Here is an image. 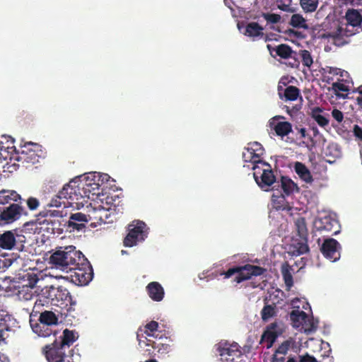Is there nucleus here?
Listing matches in <instances>:
<instances>
[{
	"label": "nucleus",
	"mask_w": 362,
	"mask_h": 362,
	"mask_svg": "<svg viewBox=\"0 0 362 362\" xmlns=\"http://www.w3.org/2000/svg\"><path fill=\"white\" fill-rule=\"evenodd\" d=\"M263 30V27L258 23L251 22L246 25L244 35L254 39L256 37H262L264 36Z\"/></svg>",
	"instance_id": "obj_27"
},
{
	"label": "nucleus",
	"mask_w": 362,
	"mask_h": 362,
	"mask_svg": "<svg viewBox=\"0 0 362 362\" xmlns=\"http://www.w3.org/2000/svg\"><path fill=\"white\" fill-rule=\"evenodd\" d=\"M292 271L293 269L288 262H286L281 265V272L286 287V291H290L291 287L293 286V279L291 274Z\"/></svg>",
	"instance_id": "obj_30"
},
{
	"label": "nucleus",
	"mask_w": 362,
	"mask_h": 362,
	"mask_svg": "<svg viewBox=\"0 0 362 362\" xmlns=\"http://www.w3.org/2000/svg\"><path fill=\"white\" fill-rule=\"evenodd\" d=\"M238 272V266H236V267H233L228 269L227 271L223 272L221 274L223 275L225 279H228V278L231 277L233 275H234L235 274H237Z\"/></svg>",
	"instance_id": "obj_56"
},
{
	"label": "nucleus",
	"mask_w": 362,
	"mask_h": 362,
	"mask_svg": "<svg viewBox=\"0 0 362 362\" xmlns=\"http://www.w3.org/2000/svg\"><path fill=\"white\" fill-rule=\"evenodd\" d=\"M33 331L38 334L40 337H47L52 334V331L49 327V326H46L45 328L40 327V324L36 325L34 327H33Z\"/></svg>",
	"instance_id": "obj_47"
},
{
	"label": "nucleus",
	"mask_w": 362,
	"mask_h": 362,
	"mask_svg": "<svg viewBox=\"0 0 362 362\" xmlns=\"http://www.w3.org/2000/svg\"><path fill=\"white\" fill-rule=\"evenodd\" d=\"M283 332L284 329L277 322H272L266 327L262 334L259 343H266L267 349H270Z\"/></svg>",
	"instance_id": "obj_14"
},
{
	"label": "nucleus",
	"mask_w": 362,
	"mask_h": 362,
	"mask_svg": "<svg viewBox=\"0 0 362 362\" xmlns=\"http://www.w3.org/2000/svg\"><path fill=\"white\" fill-rule=\"evenodd\" d=\"M286 356L283 354H278L276 351L274 352L272 362H285Z\"/></svg>",
	"instance_id": "obj_60"
},
{
	"label": "nucleus",
	"mask_w": 362,
	"mask_h": 362,
	"mask_svg": "<svg viewBox=\"0 0 362 362\" xmlns=\"http://www.w3.org/2000/svg\"><path fill=\"white\" fill-rule=\"evenodd\" d=\"M250 146L246 147L247 148H249L250 151L253 152H259L263 153L264 148L262 146L258 143V142H253L252 144H249Z\"/></svg>",
	"instance_id": "obj_54"
},
{
	"label": "nucleus",
	"mask_w": 362,
	"mask_h": 362,
	"mask_svg": "<svg viewBox=\"0 0 362 362\" xmlns=\"http://www.w3.org/2000/svg\"><path fill=\"white\" fill-rule=\"evenodd\" d=\"M77 337L75 336L74 331L65 329L63 332V337L60 342L61 346L65 347L67 346L69 347L76 340Z\"/></svg>",
	"instance_id": "obj_38"
},
{
	"label": "nucleus",
	"mask_w": 362,
	"mask_h": 362,
	"mask_svg": "<svg viewBox=\"0 0 362 362\" xmlns=\"http://www.w3.org/2000/svg\"><path fill=\"white\" fill-rule=\"evenodd\" d=\"M45 156L41 145L34 142H27L18 149L15 159L21 162L27 168L39 162L40 158Z\"/></svg>",
	"instance_id": "obj_3"
},
{
	"label": "nucleus",
	"mask_w": 362,
	"mask_h": 362,
	"mask_svg": "<svg viewBox=\"0 0 362 362\" xmlns=\"http://www.w3.org/2000/svg\"><path fill=\"white\" fill-rule=\"evenodd\" d=\"M25 241L26 238L21 231L8 230L0 234V247L2 249H15L18 251H23Z\"/></svg>",
	"instance_id": "obj_7"
},
{
	"label": "nucleus",
	"mask_w": 362,
	"mask_h": 362,
	"mask_svg": "<svg viewBox=\"0 0 362 362\" xmlns=\"http://www.w3.org/2000/svg\"><path fill=\"white\" fill-rule=\"evenodd\" d=\"M290 318L294 327L307 325L308 315L304 311L293 310L290 313Z\"/></svg>",
	"instance_id": "obj_31"
},
{
	"label": "nucleus",
	"mask_w": 362,
	"mask_h": 362,
	"mask_svg": "<svg viewBox=\"0 0 362 362\" xmlns=\"http://www.w3.org/2000/svg\"><path fill=\"white\" fill-rule=\"evenodd\" d=\"M4 140H0V158L6 160L8 157L11 158V156L15 153L17 156L18 149L14 146V140L11 137H2Z\"/></svg>",
	"instance_id": "obj_20"
},
{
	"label": "nucleus",
	"mask_w": 362,
	"mask_h": 362,
	"mask_svg": "<svg viewBox=\"0 0 362 362\" xmlns=\"http://www.w3.org/2000/svg\"><path fill=\"white\" fill-rule=\"evenodd\" d=\"M294 169L299 177L306 183H311L313 182V176L305 164L300 162H296L294 165Z\"/></svg>",
	"instance_id": "obj_29"
},
{
	"label": "nucleus",
	"mask_w": 362,
	"mask_h": 362,
	"mask_svg": "<svg viewBox=\"0 0 362 362\" xmlns=\"http://www.w3.org/2000/svg\"><path fill=\"white\" fill-rule=\"evenodd\" d=\"M146 345L152 346L153 349H157L158 353L160 354H165L168 353L170 350V346L169 344L151 341V339H147Z\"/></svg>",
	"instance_id": "obj_39"
},
{
	"label": "nucleus",
	"mask_w": 362,
	"mask_h": 362,
	"mask_svg": "<svg viewBox=\"0 0 362 362\" xmlns=\"http://www.w3.org/2000/svg\"><path fill=\"white\" fill-rule=\"evenodd\" d=\"M81 261H77L71 268L67 274H69L68 278L78 286L87 285L93 277V270L92 266L84 255L81 257Z\"/></svg>",
	"instance_id": "obj_4"
},
{
	"label": "nucleus",
	"mask_w": 362,
	"mask_h": 362,
	"mask_svg": "<svg viewBox=\"0 0 362 362\" xmlns=\"http://www.w3.org/2000/svg\"><path fill=\"white\" fill-rule=\"evenodd\" d=\"M18 256L14 255L12 254L11 255H6L3 257V259H1V270H5L11 267L13 263H15L18 260Z\"/></svg>",
	"instance_id": "obj_44"
},
{
	"label": "nucleus",
	"mask_w": 362,
	"mask_h": 362,
	"mask_svg": "<svg viewBox=\"0 0 362 362\" xmlns=\"http://www.w3.org/2000/svg\"><path fill=\"white\" fill-rule=\"evenodd\" d=\"M282 90L281 87H278L279 95L281 99H284L285 100L294 101L298 99V97H300V93L299 88L294 86H289L286 87L284 90V93H281Z\"/></svg>",
	"instance_id": "obj_25"
},
{
	"label": "nucleus",
	"mask_w": 362,
	"mask_h": 362,
	"mask_svg": "<svg viewBox=\"0 0 362 362\" xmlns=\"http://www.w3.org/2000/svg\"><path fill=\"white\" fill-rule=\"evenodd\" d=\"M149 298L155 302H160L165 296V291L161 284L157 281H151L146 286Z\"/></svg>",
	"instance_id": "obj_21"
},
{
	"label": "nucleus",
	"mask_w": 362,
	"mask_h": 362,
	"mask_svg": "<svg viewBox=\"0 0 362 362\" xmlns=\"http://www.w3.org/2000/svg\"><path fill=\"white\" fill-rule=\"evenodd\" d=\"M83 255L76 250L74 246H68L64 248L59 247L49 257V263L56 269L69 272L77 261H81V257Z\"/></svg>",
	"instance_id": "obj_1"
},
{
	"label": "nucleus",
	"mask_w": 362,
	"mask_h": 362,
	"mask_svg": "<svg viewBox=\"0 0 362 362\" xmlns=\"http://www.w3.org/2000/svg\"><path fill=\"white\" fill-rule=\"evenodd\" d=\"M274 52L276 55L282 59H293V63L291 64L292 67L298 66L299 62L296 59V52L293 51L292 48L286 44H281L275 47Z\"/></svg>",
	"instance_id": "obj_22"
},
{
	"label": "nucleus",
	"mask_w": 362,
	"mask_h": 362,
	"mask_svg": "<svg viewBox=\"0 0 362 362\" xmlns=\"http://www.w3.org/2000/svg\"><path fill=\"white\" fill-rule=\"evenodd\" d=\"M299 362H317V359L308 354L299 356Z\"/></svg>",
	"instance_id": "obj_59"
},
{
	"label": "nucleus",
	"mask_w": 362,
	"mask_h": 362,
	"mask_svg": "<svg viewBox=\"0 0 362 362\" xmlns=\"http://www.w3.org/2000/svg\"><path fill=\"white\" fill-rule=\"evenodd\" d=\"M328 68V73L329 74H331L332 75H338V74H340L341 76H343V74H344V71H341L340 69L339 68H336V67H327Z\"/></svg>",
	"instance_id": "obj_61"
},
{
	"label": "nucleus",
	"mask_w": 362,
	"mask_h": 362,
	"mask_svg": "<svg viewBox=\"0 0 362 362\" xmlns=\"http://www.w3.org/2000/svg\"><path fill=\"white\" fill-rule=\"evenodd\" d=\"M265 272L266 269L264 268L250 264L238 266V272L234 281L237 284H240L244 281L250 279L253 276H261Z\"/></svg>",
	"instance_id": "obj_13"
},
{
	"label": "nucleus",
	"mask_w": 362,
	"mask_h": 362,
	"mask_svg": "<svg viewBox=\"0 0 362 362\" xmlns=\"http://www.w3.org/2000/svg\"><path fill=\"white\" fill-rule=\"evenodd\" d=\"M315 229L321 233L336 235L339 232V224L337 220L330 216H325L315 221Z\"/></svg>",
	"instance_id": "obj_11"
},
{
	"label": "nucleus",
	"mask_w": 362,
	"mask_h": 362,
	"mask_svg": "<svg viewBox=\"0 0 362 362\" xmlns=\"http://www.w3.org/2000/svg\"><path fill=\"white\" fill-rule=\"evenodd\" d=\"M158 323L156 321L152 320L150 322L147 323L144 326V329L143 330L141 328L139 329V331L137 332V338L141 341L139 339L140 337V332H144L147 336L148 337H154V333L158 330Z\"/></svg>",
	"instance_id": "obj_37"
},
{
	"label": "nucleus",
	"mask_w": 362,
	"mask_h": 362,
	"mask_svg": "<svg viewBox=\"0 0 362 362\" xmlns=\"http://www.w3.org/2000/svg\"><path fill=\"white\" fill-rule=\"evenodd\" d=\"M17 117L20 122H23L24 123H29L33 122L34 119L33 115L30 112L24 110L18 112Z\"/></svg>",
	"instance_id": "obj_48"
},
{
	"label": "nucleus",
	"mask_w": 362,
	"mask_h": 362,
	"mask_svg": "<svg viewBox=\"0 0 362 362\" xmlns=\"http://www.w3.org/2000/svg\"><path fill=\"white\" fill-rule=\"evenodd\" d=\"M332 88L336 92H338V91L347 92V91H349L348 86L341 83H334L332 84Z\"/></svg>",
	"instance_id": "obj_55"
},
{
	"label": "nucleus",
	"mask_w": 362,
	"mask_h": 362,
	"mask_svg": "<svg viewBox=\"0 0 362 362\" xmlns=\"http://www.w3.org/2000/svg\"><path fill=\"white\" fill-rule=\"evenodd\" d=\"M291 0H280L277 1V7L284 11H292L290 8Z\"/></svg>",
	"instance_id": "obj_50"
},
{
	"label": "nucleus",
	"mask_w": 362,
	"mask_h": 362,
	"mask_svg": "<svg viewBox=\"0 0 362 362\" xmlns=\"http://www.w3.org/2000/svg\"><path fill=\"white\" fill-rule=\"evenodd\" d=\"M354 133L357 138L362 140V128L358 125H355L354 128Z\"/></svg>",
	"instance_id": "obj_63"
},
{
	"label": "nucleus",
	"mask_w": 362,
	"mask_h": 362,
	"mask_svg": "<svg viewBox=\"0 0 362 362\" xmlns=\"http://www.w3.org/2000/svg\"><path fill=\"white\" fill-rule=\"evenodd\" d=\"M280 119H284L285 117L281 115L274 116L269 120V124L277 136L284 137L292 132V125L288 122H276Z\"/></svg>",
	"instance_id": "obj_18"
},
{
	"label": "nucleus",
	"mask_w": 362,
	"mask_h": 362,
	"mask_svg": "<svg viewBox=\"0 0 362 362\" xmlns=\"http://www.w3.org/2000/svg\"><path fill=\"white\" fill-rule=\"evenodd\" d=\"M300 4L304 11L313 12L317 9L318 0H300Z\"/></svg>",
	"instance_id": "obj_43"
},
{
	"label": "nucleus",
	"mask_w": 362,
	"mask_h": 362,
	"mask_svg": "<svg viewBox=\"0 0 362 362\" xmlns=\"http://www.w3.org/2000/svg\"><path fill=\"white\" fill-rule=\"evenodd\" d=\"M295 226L300 238H308V231L304 217H298L295 221Z\"/></svg>",
	"instance_id": "obj_35"
},
{
	"label": "nucleus",
	"mask_w": 362,
	"mask_h": 362,
	"mask_svg": "<svg viewBox=\"0 0 362 362\" xmlns=\"http://www.w3.org/2000/svg\"><path fill=\"white\" fill-rule=\"evenodd\" d=\"M146 225L141 221H134L128 226V233L123 240L125 247H133L146 238Z\"/></svg>",
	"instance_id": "obj_8"
},
{
	"label": "nucleus",
	"mask_w": 362,
	"mask_h": 362,
	"mask_svg": "<svg viewBox=\"0 0 362 362\" xmlns=\"http://www.w3.org/2000/svg\"><path fill=\"white\" fill-rule=\"evenodd\" d=\"M290 25L296 28H308L305 19L301 15L298 13L293 14L291 16Z\"/></svg>",
	"instance_id": "obj_40"
},
{
	"label": "nucleus",
	"mask_w": 362,
	"mask_h": 362,
	"mask_svg": "<svg viewBox=\"0 0 362 362\" xmlns=\"http://www.w3.org/2000/svg\"><path fill=\"white\" fill-rule=\"evenodd\" d=\"M354 34L355 33L353 30H350L347 28L338 26L336 31L327 33V37L331 40L334 45L342 47L349 43V37Z\"/></svg>",
	"instance_id": "obj_16"
},
{
	"label": "nucleus",
	"mask_w": 362,
	"mask_h": 362,
	"mask_svg": "<svg viewBox=\"0 0 362 362\" xmlns=\"http://www.w3.org/2000/svg\"><path fill=\"white\" fill-rule=\"evenodd\" d=\"M22 201L21 195L14 190L3 189L0 191V204L5 205L11 202L18 203Z\"/></svg>",
	"instance_id": "obj_24"
},
{
	"label": "nucleus",
	"mask_w": 362,
	"mask_h": 362,
	"mask_svg": "<svg viewBox=\"0 0 362 362\" xmlns=\"http://www.w3.org/2000/svg\"><path fill=\"white\" fill-rule=\"evenodd\" d=\"M340 244L334 238L325 239L320 247L322 255L332 262L340 258Z\"/></svg>",
	"instance_id": "obj_15"
},
{
	"label": "nucleus",
	"mask_w": 362,
	"mask_h": 362,
	"mask_svg": "<svg viewBox=\"0 0 362 362\" xmlns=\"http://www.w3.org/2000/svg\"><path fill=\"white\" fill-rule=\"evenodd\" d=\"M26 204L28 209L31 211L36 210L40 205L38 199L35 197H29L26 200Z\"/></svg>",
	"instance_id": "obj_52"
},
{
	"label": "nucleus",
	"mask_w": 362,
	"mask_h": 362,
	"mask_svg": "<svg viewBox=\"0 0 362 362\" xmlns=\"http://www.w3.org/2000/svg\"><path fill=\"white\" fill-rule=\"evenodd\" d=\"M284 108H286V112L290 115H292L293 113H296L300 110V107H298L297 105L293 106L292 108L286 105Z\"/></svg>",
	"instance_id": "obj_64"
},
{
	"label": "nucleus",
	"mask_w": 362,
	"mask_h": 362,
	"mask_svg": "<svg viewBox=\"0 0 362 362\" xmlns=\"http://www.w3.org/2000/svg\"><path fill=\"white\" fill-rule=\"evenodd\" d=\"M298 349V346L296 339L292 337H289L288 339L280 344L275 351H276L278 354H283L286 356L288 351L292 350L294 352H296Z\"/></svg>",
	"instance_id": "obj_26"
},
{
	"label": "nucleus",
	"mask_w": 362,
	"mask_h": 362,
	"mask_svg": "<svg viewBox=\"0 0 362 362\" xmlns=\"http://www.w3.org/2000/svg\"><path fill=\"white\" fill-rule=\"evenodd\" d=\"M346 20L347 21L346 28H349V26L354 28L361 25L362 16L358 11L349 9L346 13Z\"/></svg>",
	"instance_id": "obj_32"
},
{
	"label": "nucleus",
	"mask_w": 362,
	"mask_h": 362,
	"mask_svg": "<svg viewBox=\"0 0 362 362\" xmlns=\"http://www.w3.org/2000/svg\"><path fill=\"white\" fill-rule=\"evenodd\" d=\"M303 64L305 66L310 67L313 63V57L310 52L308 50L303 49L300 51L299 54Z\"/></svg>",
	"instance_id": "obj_45"
},
{
	"label": "nucleus",
	"mask_w": 362,
	"mask_h": 362,
	"mask_svg": "<svg viewBox=\"0 0 362 362\" xmlns=\"http://www.w3.org/2000/svg\"><path fill=\"white\" fill-rule=\"evenodd\" d=\"M276 315V305H266L264 306L261 311L262 319L264 321L268 320L272 317Z\"/></svg>",
	"instance_id": "obj_42"
},
{
	"label": "nucleus",
	"mask_w": 362,
	"mask_h": 362,
	"mask_svg": "<svg viewBox=\"0 0 362 362\" xmlns=\"http://www.w3.org/2000/svg\"><path fill=\"white\" fill-rule=\"evenodd\" d=\"M322 112L321 107H314L311 108L309 115L320 127H325L329 124V120L322 115Z\"/></svg>",
	"instance_id": "obj_34"
},
{
	"label": "nucleus",
	"mask_w": 362,
	"mask_h": 362,
	"mask_svg": "<svg viewBox=\"0 0 362 362\" xmlns=\"http://www.w3.org/2000/svg\"><path fill=\"white\" fill-rule=\"evenodd\" d=\"M286 196L280 192H274L272 196V206L276 211H286L291 214L293 207L286 199Z\"/></svg>",
	"instance_id": "obj_19"
},
{
	"label": "nucleus",
	"mask_w": 362,
	"mask_h": 362,
	"mask_svg": "<svg viewBox=\"0 0 362 362\" xmlns=\"http://www.w3.org/2000/svg\"><path fill=\"white\" fill-rule=\"evenodd\" d=\"M358 95L356 98L357 104L362 108V86H359L357 89Z\"/></svg>",
	"instance_id": "obj_62"
},
{
	"label": "nucleus",
	"mask_w": 362,
	"mask_h": 362,
	"mask_svg": "<svg viewBox=\"0 0 362 362\" xmlns=\"http://www.w3.org/2000/svg\"><path fill=\"white\" fill-rule=\"evenodd\" d=\"M254 170V178L261 188L269 187L276 182L271 165L268 163H262V165L252 167Z\"/></svg>",
	"instance_id": "obj_10"
},
{
	"label": "nucleus",
	"mask_w": 362,
	"mask_h": 362,
	"mask_svg": "<svg viewBox=\"0 0 362 362\" xmlns=\"http://www.w3.org/2000/svg\"><path fill=\"white\" fill-rule=\"evenodd\" d=\"M252 152V156L253 157L252 160V167H256L257 165H262V163H266L267 162L263 161L260 159L261 155H262L263 153L259 152Z\"/></svg>",
	"instance_id": "obj_51"
},
{
	"label": "nucleus",
	"mask_w": 362,
	"mask_h": 362,
	"mask_svg": "<svg viewBox=\"0 0 362 362\" xmlns=\"http://www.w3.org/2000/svg\"><path fill=\"white\" fill-rule=\"evenodd\" d=\"M332 115L333 118L338 122H341L344 119V115L342 112L337 109H334L332 110Z\"/></svg>",
	"instance_id": "obj_58"
},
{
	"label": "nucleus",
	"mask_w": 362,
	"mask_h": 362,
	"mask_svg": "<svg viewBox=\"0 0 362 362\" xmlns=\"http://www.w3.org/2000/svg\"><path fill=\"white\" fill-rule=\"evenodd\" d=\"M243 159L245 163L250 162L252 163L253 157L252 156V152L249 148H244V151L243 152Z\"/></svg>",
	"instance_id": "obj_57"
},
{
	"label": "nucleus",
	"mask_w": 362,
	"mask_h": 362,
	"mask_svg": "<svg viewBox=\"0 0 362 362\" xmlns=\"http://www.w3.org/2000/svg\"><path fill=\"white\" fill-rule=\"evenodd\" d=\"M61 192L69 206L78 208L83 206L86 199L89 198L90 189H86L81 182L73 180L64 185Z\"/></svg>",
	"instance_id": "obj_2"
},
{
	"label": "nucleus",
	"mask_w": 362,
	"mask_h": 362,
	"mask_svg": "<svg viewBox=\"0 0 362 362\" xmlns=\"http://www.w3.org/2000/svg\"><path fill=\"white\" fill-rule=\"evenodd\" d=\"M42 352L48 362H64L66 357L64 347L61 346L57 340L45 346Z\"/></svg>",
	"instance_id": "obj_12"
},
{
	"label": "nucleus",
	"mask_w": 362,
	"mask_h": 362,
	"mask_svg": "<svg viewBox=\"0 0 362 362\" xmlns=\"http://www.w3.org/2000/svg\"><path fill=\"white\" fill-rule=\"evenodd\" d=\"M307 322H309V326L305 327V332L310 333L315 332L317 328L318 322H315L313 319L310 320L308 318L307 320ZM305 326H308V325Z\"/></svg>",
	"instance_id": "obj_53"
},
{
	"label": "nucleus",
	"mask_w": 362,
	"mask_h": 362,
	"mask_svg": "<svg viewBox=\"0 0 362 362\" xmlns=\"http://www.w3.org/2000/svg\"><path fill=\"white\" fill-rule=\"evenodd\" d=\"M28 212L26 209L22 206V202L10 204L6 206L0 213V221L4 224H10L18 220L22 216H27Z\"/></svg>",
	"instance_id": "obj_9"
},
{
	"label": "nucleus",
	"mask_w": 362,
	"mask_h": 362,
	"mask_svg": "<svg viewBox=\"0 0 362 362\" xmlns=\"http://www.w3.org/2000/svg\"><path fill=\"white\" fill-rule=\"evenodd\" d=\"M45 294H46V297L49 300L52 305L62 308L69 306L67 310H69L72 305H76V301L73 300L70 292L62 286L58 287L50 286L46 290Z\"/></svg>",
	"instance_id": "obj_5"
},
{
	"label": "nucleus",
	"mask_w": 362,
	"mask_h": 362,
	"mask_svg": "<svg viewBox=\"0 0 362 362\" xmlns=\"http://www.w3.org/2000/svg\"><path fill=\"white\" fill-rule=\"evenodd\" d=\"M281 187L284 194L287 197L299 192L298 185L291 179L285 176H282L281 178Z\"/></svg>",
	"instance_id": "obj_28"
},
{
	"label": "nucleus",
	"mask_w": 362,
	"mask_h": 362,
	"mask_svg": "<svg viewBox=\"0 0 362 362\" xmlns=\"http://www.w3.org/2000/svg\"><path fill=\"white\" fill-rule=\"evenodd\" d=\"M262 16L267 21V23H277L281 20V16L276 13H262Z\"/></svg>",
	"instance_id": "obj_49"
},
{
	"label": "nucleus",
	"mask_w": 362,
	"mask_h": 362,
	"mask_svg": "<svg viewBox=\"0 0 362 362\" xmlns=\"http://www.w3.org/2000/svg\"><path fill=\"white\" fill-rule=\"evenodd\" d=\"M39 216H41L45 218V219L42 221H40V218H37V221H39L40 224L45 223H49L50 222L52 225H54L51 218H54V217H62L63 212L62 211H59V210H48L46 211L40 212Z\"/></svg>",
	"instance_id": "obj_36"
},
{
	"label": "nucleus",
	"mask_w": 362,
	"mask_h": 362,
	"mask_svg": "<svg viewBox=\"0 0 362 362\" xmlns=\"http://www.w3.org/2000/svg\"><path fill=\"white\" fill-rule=\"evenodd\" d=\"M39 321L40 327L45 328L46 326L58 325L59 318L55 313L50 310H45L40 313Z\"/></svg>",
	"instance_id": "obj_23"
},
{
	"label": "nucleus",
	"mask_w": 362,
	"mask_h": 362,
	"mask_svg": "<svg viewBox=\"0 0 362 362\" xmlns=\"http://www.w3.org/2000/svg\"><path fill=\"white\" fill-rule=\"evenodd\" d=\"M91 218L90 215L81 212L71 214L67 222V228L70 232L81 231L86 228V223Z\"/></svg>",
	"instance_id": "obj_17"
},
{
	"label": "nucleus",
	"mask_w": 362,
	"mask_h": 362,
	"mask_svg": "<svg viewBox=\"0 0 362 362\" xmlns=\"http://www.w3.org/2000/svg\"><path fill=\"white\" fill-rule=\"evenodd\" d=\"M215 346L221 361L240 362L242 361L243 352L238 343L221 341Z\"/></svg>",
	"instance_id": "obj_6"
},
{
	"label": "nucleus",
	"mask_w": 362,
	"mask_h": 362,
	"mask_svg": "<svg viewBox=\"0 0 362 362\" xmlns=\"http://www.w3.org/2000/svg\"><path fill=\"white\" fill-rule=\"evenodd\" d=\"M49 205L50 206L60 207L63 206L64 208L69 207L67 201L64 195L62 194L61 190L50 201Z\"/></svg>",
	"instance_id": "obj_41"
},
{
	"label": "nucleus",
	"mask_w": 362,
	"mask_h": 362,
	"mask_svg": "<svg viewBox=\"0 0 362 362\" xmlns=\"http://www.w3.org/2000/svg\"><path fill=\"white\" fill-rule=\"evenodd\" d=\"M291 253L295 256H299L309 251L308 238H300L299 241H295L291 246Z\"/></svg>",
	"instance_id": "obj_33"
},
{
	"label": "nucleus",
	"mask_w": 362,
	"mask_h": 362,
	"mask_svg": "<svg viewBox=\"0 0 362 362\" xmlns=\"http://www.w3.org/2000/svg\"><path fill=\"white\" fill-rule=\"evenodd\" d=\"M26 277V280L28 282L25 284L23 285V288H33L38 281V278L36 274L32 273H28L25 274L24 278Z\"/></svg>",
	"instance_id": "obj_46"
}]
</instances>
